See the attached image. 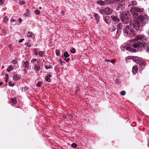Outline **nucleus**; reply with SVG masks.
Masks as SVG:
<instances>
[{
    "label": "nucleus",
    "mask_w": 149,
    "mask_h": 149,
    "mask_svg": "<svg viewBox=\"0 0 149 149\" xmlns=\"http://www.w3.org/2000/svg\"><path fill=\"white\" fill-rule=\"evenodd\" d=\"M105 5L116 3V8L117 10H124L125 8V0H105Z\"/></svg>",
    "instance_id": "1"
},
{
    "label": "nucleus",
    "mask_w": 149,
    "mask_h": 149,
    "mask_svg": "<svg viewBox=\"0 0 149 149\" xmlns=\"http://www.w3.org/2000/svg\"><path fill=\"white\" fill-rule=\"evenodd\" d=\"M121 20L123 23H129L130 26H132L131 19L130 17V12L129 11H127L123 13L121 15Z\"/></svg>",
    "instance_id": "2"
},
{
    "label": "nucleus",
    "mask_w": 149,
    "mask_h": 149,
    "mask_svg": "<svg viewBox=\"0 0 149 149\" xmlns=\"http://www.w3.org/2000/svg\"><path fill=\"white\" fill-rule=\"evenodd\" d=\"M132 47L134 48L141 47H142L146 49V52H148L149 51V43L147 44L146 42H141L138 41L135 42Z\"/></svg>",
    "instance_id": "3"
},
{
    "label": "nucleus",
    "mask_w": 149,
    "mask_h": 149,
    "mask_svg": "<svg viewBox=\"0 0 149 149\" xmlns=\"http://www.w3.org/2000/svg\"><path fill=\"white\" fill-rule=\"evenodd\" d=\"M134 16L135 19H134L133 23V27L136 30H140L141 24L139 19L138 18V15L135 14Z\"/></svg>",
    "instance_id": "4"
},
{
    "label": "nucleus",
    "mask_w": 149,
    "mask_h": 149,
    "mask_svg": "<svg viewBox=\"0 0 149 149\" xmlns=\"http://www.w3.org/2000/svg\"><path fill=\"white\" fill-rule=\"evenodd\" d=\"M138 18L139 19V21L140 23L142 24V26L145 25L148 23V21L149 19L147 15L145 14L144 16L142 15H138Z\"/></svg>",
    "instance_id": "5"
},
{
    "label": "nucleus",
    "mask_w": 149,
    "mask_h": 149,
    "mask_svg": "<svg viewBox=\"0 0 149 149\" xmlns=\"http://www.w3.org/2000/svg\"><path fill=\"white\" fill-rule=\"evenodd\" d=\"M123 32L126 35H131L134 33V30L132 29L130 25H127L124 26Z\"/></svg>",
    "instance_id": "6"
},
{
    "label": "nucleus",
    "mask_w": 149,
    "mask_h": 149,
    "mask_svg": "<svg viewBox=\"0 0 149 149\" xmlns=\"http://www.w3.org/2000/svg\"><path fill=\"white\" fill-rule=\"evenodd\" d=\"M123 26V24L121 23L118 24L117 26V31L116 34L119 35L122 32V28Z\"/></svg>",
    "instance_id": "7"
},
{
    "label": "nucleus",
    "mask_w": 149,
    "mask_h": 149,
    "mask_svg": "<svg viewBox=\"0 0 149 149\" xmlns=\"http://www.w3.org/2000/svg\"><path fill=\"white\" fill-rule=\"evenodd\" d=\"M145 36L143 35H138L134 39V41H137L138 40H140L143 41L145 38Z\"/></svg>",
    "instance_id": "8"
},
{
    "label": "nucleus",
    "mask_w": 149,
    "mask_h": 149,
    "mask_svg": "<svg viewBox=\"0 0 149 149\" xmlns=\"http://www.w3.org/2000/svg\"><path fill=\"white\" fill-rule=\"evenodd\" d=\"M113 10L109 7H107L105 8V14L109 15L112 14Z\"/></svg>",
    "instance_id": "9"
},
{
    "label": "nucleus",
    "mask_w": 149,
    "mask_h": 149,
    "mask_svg": "<svg viewBox=\"0 0 149 149\" xmlns=\"http://www.w3.org/2000/svg\"><path fill=\"white\" fill-rule=\"evenodd\" d=\"M132 9L134 11L137 12H142L144 11V9L143 8H140L136 7H133Z\"/></svg>",
    "instance_id": "10"
},
{
    "label": "nucleus",
    "mask_w": 149,
    "mask_h": 149,
    "mask_svg": "<svg viewBox=\"0 0 149 149\" xmlns=\"http://www.w3.org/2000/svg\"><path fill=\"white\" fill-rule=\"evenodd\" d=\"M125 48L127 50L129 51L130 52H132V53H135L136 52V49L132 48L130 47L127 46Z\"/></svg>",
    "instance_id": "11"
},
{
    "label": "nucleus",
    "mask_w": 149,
    "mask_h": 149,
    "mask_svg": "<svg viewBox=\"0 0 149 149\" xmlns=\"http://www.w3.org/2000/svg\"><path fill=\"white\" fill-rule=\"evenodd\" d=\"M111 18L114 21L118 23L120 21L119 18L117 16L112 15Z\"/></svg>",
    "instance_id": "12"
},
{
    "label": "nucleus",
    "mask_w": 149,
    "mask_h": 149,
    "mask_svg": "<svg viewBox=\"0 0 149 149\" xmlns=\"http://www.w3.org/2000/svg\"><path fill=\"white\" fill-rule=\"evenodd\" d=\"M13 79L15 81L19 80L21 78V75L19 74H15L13 77Z\"/></svg>",
    "instance_id": "13"
},
{
    "label": "nucleus",
    "mask_w": 149,
    "mask_h": 149,
    "mask_svg": "<svg viewBox=\"0 0 149 149\" xmlns=\"http://www.w3.org/2000/svg\"><path fill=\"white\" fill-rule=\"evenodd\" d=\"M138 68L136 65H134L132 68V72L134 74H135L137 71Z\"/></svg>",
    "instance_id": "14"
},
{
    "label": "nucleus",
    "mask_w": 149,
    "mask_h": 149,
    "mask_svg": "<svg viewBox=\"0 0 149 149\" xmlns=\"http://www.w3.org/2000/svg\"><path fill=\"white\" fill-rule=\"evenodd\" d=\"M104 21L107 24H109L111 22V20L110 17L109 16H107L104 17Z\"/></svg>",
    "instance_id": "15"
},
{
    "label": "nucleus",
    "mask_w": 149,
    "mask_h": 149,
    "mask_svg": "<svg viewBox=\"0 0 149 149\" xmlns=\"http://www.w3.org/2000/svg\"><path fill=\"white\" fill-rule=\"evenodd\" d=\"M105 1H97L96 2V3L100 6H105Z\"/></svg>",
    "instance_id": "16"
},
{
    "label": "nucleus",
    "mask_w": 149,
    "mask_h": 149,
    "mask_svg": "<svg viewBox=\"0 0 149 149\" xmlns=\"http://www.w3.org/2000/svg\"><path fill=\"white\" fill-rule=\"evenodd\" d=\"M24 15L26 17H30L31 15V13L30 10L28 9H26V12L24 13Z\"/></svg>",
    "instance_id": "17"
},
{
    "label": "nucleus",
    "mask_w": 149,
    "mask_h": 149,
    "mask_svg": "<svg viewBox=\"0 0 149 149\" xmlns=\"http://www.w3.org/2000/svg\"><path fill=\"white\" fill-rule=\"evenodd\" d=\"M94 16L95 17V19L96 20L97 23H98L99 21L100 16L96 13H95Z\"/></svg>",
    "instance_id": "18"
},
{
    "label": "nucleus",
    "mask_w": 149,
    "mask_h": 149,
    "mask_svg": "<svg viewBox=\"0 0 149 149\" xmlns=\"http://www.w3.org/2000/svg\"><path fill=\"white\" fill-rule=\"evenodd\" d=\"M130 57H132V59L133 61L136 62V63H139V59L136 58H138V57L130 56Z\"/></svg>",
    "instance_id": "19"
},
{
    "label": "nucleus",
    "mask_w": 149,
    "mask_h": 149,
    "mask_svg": "<svg viewBox=\"0 0 149 149\" xmlns=\"http://www.w3.org/2000/svg\"><path fill=\"white\" fill-rule=\"evenodd\" d=\"M34 69L36 71H38L40 70V67L37 65H35L34 67Z\"/></svg>",
    "instance_id": "20"
},
{
    "label": "nucleus",
    "mask_w": 149,
    "mask_h": 149,
    "mask_svg": "<svg viewBox=\"0 0 149 149\" xmlns=\"http://www.w3.org/2000/svg\"><path fill=\"white\" fill-rule=\"evenodd\" d=\"M24 64L25 65L24 67L26 69H28L29 67V62L28 61H25L24 62Z\"/></svg>",
    "instance_id": "21"
},
{
    "label": "nucleus",
    "mask_w": 149,
    "mask_h": 149,
    "mask_svg": "<svg viewBox=\"0 0 149 149\" xmlns=\"http://www.w3.org/2000/svg\"><path fill=\"white\" fill-rule=\"evenodd\" d=\"M11 102H12V104H15L17 102V101L16 98H11Z\"/></svg>",
    "instance_id": "22"
},
{
    "label": "nucleus",
    "mask_w": 149,
    "mask_h": 149,
    "mask_svg": "<svg viewBox=\"0 0 149 149\" xmlns=\"http://www.w3.org/2000/svg\"><path fill=\"white\" fill-rule=\"evenodd\" d=\"M13 69V68L12 65H10L7 68V71L8 72Z\"/></svg>",
    "instance_id": "23"
},
{
    "label": "nucleus",
    "mask_w": 149,
    "mask_h": 149,
    "mask_svg": "<svg viewBox=\"0 0 149 149\" xmlns=\"http://www.w3.org/2000/svg\"><path fill=\"white\" fill-rule=\"evenodd\" d=\"M63 56L65 58H67L69 57L70 55L68 54L67 51H65L64 52Z\"/></svg>",
    "instance_id": "24"
},
{
    "label": "nucleus",
    "mask_w": 149,
    "mask_h": 149,
    "mask_svg": "<svg viewBox=\"0 0 149 149\" xmlns=\"http://www.w3.org/2000/svg\"><path fill=\"white\" fill-rule=\"evenodd\" d=\"M136 2L135 1H132L129 4V6H134L136 5Z\"/></svg>",
    "instance_id": "25"
},
{
    "label": "nucleus",
    "mask_w": 149,
    "mask_h": 149,
    "mask_svg": "<svg viewBox=\"0 0 149 149\" xmlns=\"http://www.w3.org/2000/svg\"><path fill=\"white\" fill-rule=\"evenodd\" d=\"M8 21V18L7 16H5L4 17L3 19V21L4 22L6 23Z\"/></svg>",
    "instance_id": "26"
},
{
    "label": "nucleus",
    "mask_w": 149,
    "mask_h": 149,
    "mask_svg": "<svg viewBox=\"0 0 149 149\" xmlns=\"http://www.w3.org/2000/svg\"><path fill=\"white\" fill-rule=\"evenodd\" d=\"M45 79L47 82H50L51 81V79L47 76H46L45 77Z\"/></svg>",
    "instance_id": "27"
},
{
    "label": "nucleus",
    "mask_w": 149,
    "mask_h": 149,
    "mask_svg": "<svg viewBox=\"0 0 149 149\" xmlns=\"http://www.w3.org/2000/svg\"><path fill=\"white\" fill-rule=\"evenodd\" d=\"M100 12L102 15L105 14V9L102 8L100 10Z\"/></svg>",
    "instance_id": "28"
},
{
    "label": "nucleus",
    "mask_w": 149,
    "mask_h": 149,
    "mask_svg": "<svg viewBox=\"0 0 149 149\" xmlns=\"http://www.w3.org/2000/svg\"><path fill=\"white\" fill-rule=\"evenodd\" d=\"M28 88V87L26 86H25L24 87H23L22 89V92L25 91Z\"/></svg>",
    "instance_id": "29"
},
{
    "label": "nucleus",
    "mask_w": 149,
    "mask_h": 149,
    "mask_svg": "<svg viewBox=\"0 0 149 149\" xmlns=\"http://www.w3.org/2000/svg\"><path fill=\"white\" fill-rule=\"evenodd\" d=\"M45 67L46 69H48L51 68L52 67V66L51 65H49V66L46 65H45Z\"/></svg>",
    "instance_id": "30"
},
{
    "label": "nucleus",
    "mask_w": 149,
    "mask_h": 149,
    "mask_svg": "<svg viewBox=\"0 0 149 149\" xmlns=\"http://www.w3.org/2000/svg\"><path fill=\"white\" fill-rule=\"evenodd\" d=\"M32 36V34L31 32L29 31L27 33V36L28 37L30 38Z\"/></svg>",
    "instance_id": "31"
},
{
    "label": "nucleus",
    "mask_w": 149,
    "mask_h": 149,
    "mask_svg": "<svg viewBox=\"0 0 149 149\" xmlns=\"http://www.w3.org/2000/svg\"><path fill=\"white\" fill-rule=\"evenodd\" d=\"M34 12H35V13L37 15H39V14H40V11L38 10H35L34 11Z\"/></svg>",
    "instance_id": "32"
},
{
    "label": "nucleus",
    "mask_w": 149,
    "mask_h": 149,
    "mask_svg": "<svg viewBox=\"0 0 149 149\" xmlns=\"http://www.w3.org/2000/svg\"><path fill=\"white\" fill-rule=\"evenodd\" d=\"M39 56H43L44 53L42 51H40L39 52Z\"/></svg>",
    "instance_id": "33"
},
{
    "label": "nucleus",
    "mask_w": 149,
    "mask_h": 149,
    "mask_svg": "<svg viewBox=\"0 0 149 149\" xmlns=\"http://www.w3.org/2000/svg\"><path fill=\"white\" fill-rule=\"evenodd\" d=\"M42 84V82L39 81L36 84V86H37L40 87L41 86Z\"/></svg>",
    "instance_id": "34"
},
{
    "label": "nucleus",
    "mask_w": 149,
    "mask_h": 149,
    "mask_svg": "<svg viewBox=\"0 0 149 149\" xmlns=\"http://www.w3.org/2000/svg\"><path fill=\"white\" fill-rule=\"evenodd\" d=\"M71 52L72 53H75L76 52V50L74 48H72L71 49Z\"/></svg>",
    "instance_id": "35"
},
{
    "label": "nucleus",
    "mask_w": 149,
    "mask_h": 149,
    "mask_svg": "<svg viewBox=\"0 0 149 149\" xmlns=\"http://www.w3.org/2000/svg\"><path fill=\"white\" fill-rule=\"evenodd\" d=\"M59 51L57 49L56 51V55L58 56H60V53Z\"/></svg>",
    "instance_id": "36"
},
{
    "label": "nucleus",
    "mask_w": 149,
    "mask_h": 149,
    "mask_svg": "<svg viewBox=\"0 0 149 149\" xmlns=\"http://www.w3.org/2000/svg\"><path fill=\"white\" fill-rule=\"evenodd\" d=\"M138 64H139L140 65H141V66H143L144 65V64L141 61H140L139 60V63Z\"/></svg>",
    "instance_id": "37"
},
{
    "label": "nucleus",
    "mask_w": 149,
    "mask_h": 149,
    "mask_svg": "<svg viewBox=\"0 0 149 149\" xmlns=\"http://www.w3.org/2000/svg\"><path fill=\"white\" fill-rule=\"evenodd\" d=\"M125 92L124 91H123L120 92V94L121 95L123 96L125 94Z\"/></svg>",
    "instance_id": "38"
},
{
    "label": "nucleus",
    "mask_w": 149,
    "mask_h": 149,
    "mask_svg": "<svg viewBox=\"0 0 149 149\" xmlns=\"http://www.w3.org/2000/svg\"><path fill=\"white\" fill-rule=\"evenodd\" d=\"M77 146V145L75 143H72L71 145L72 147L73 148H75Z\"/></svg>",
    "instance_id": "39"
},
{
    "label": "nucleus",
    "mask_w": 149,
    "mask_h": 149,
    "mask_svg": "<svg viewBox=\"0 0 149 149\" xmlns=\"http://www.w3.org/2000/svg\"><path fill=\"white\" fill-rule=\"evenodd\" d=\"M9 85L10 86L13 87L15 85V84L14 83H12L10 81L9 83Z\"/></svg>",
    "instance_id": "40"
},
{
    "label": "nucleus",
    "mask_w": 149,
    "mask_h": 149,
    "mask_svg": "<svg viewBox=\"0 0 149 149\" xmlns=\"http://www.w3.org/2000/svg\"><path fill=\"white\" fill-rule=\"evenodd\" d=\"M59 62L61 65H63V63H65L61 59L59 60Z\"/></svg>",
    "instance_id": "41"
},
{
    "label": "nucleus",
    "mask_w": 149,
    "mask_h": 149,
    "mask_svg": "<svg viewBox=\"0 0 149 149\" xmlns=\"http://www.w3.org/2000/svg\"><path fill=\"white\" fill-rule=\"evenodd\" d=\"M37 63L38 65V66H41L42 64V63L40 61H38L37 62Z\"/></svg>",
    "instance_id": "42"
},
{
    "label": "nucleus",
    "mask_w": 149,
    "mask_h": 149,
    "mask_svg": "<svg viewBox=\"0 0 149 149\" xmlns=\"http://www.w3.org/2000/svg\"><path fill=\"white\" fill-rule=\"evenodd\" d=\"M10 21L11 22L13 23V22H16V20L15 19H14L13 18H12L11 19Z\"/></svg>",
    "instance_id": "43"
},
{
    "label": "nucleus",
    "mask_w": 149,
    "mask_h": 149,
    "mask_svg": "<svg viewBox=\"0 0 149 149\" xmlns=\"http://www.w3.org/2000/svg\"><path fill=\"white\" fill-rule=\"evenodd\" d=\"M12 63L13 64H16L17 63V61L16 60H13L12 61Z\"/></svg>",
    "instance_id": "44"
},
{
    "label": "nucleus",
    "mask_w": 149,
    "mask_h": 149,
    "mask_svg": "<svg viewBox=\"0 0 149 149\" xmlns=\"http://www.w3.org/2000/svg\"><path fill=\"white\" fill-rule=\"evenodd\" d=\"M37 61V59L36 58H34L32 59L31 61V62L32 63H34L35 62H36Z\"/></svg>",
    "instance_id": "45"
},
{
    "label": "nucleus",
    "mask_w": 149,
    "mask_h": 149,
    "mask_svg": "<svg viewBox=\"0 0 149 149\" xmlns=\"http://www.w3.org/2000/svg\"><path fill=\"white\" fill-rule=\"evenodd\" d=\"M4 3V0H0V4L2 5Z\"/></svg>",
    "instance_id": "46"
},
{
    "label": "nucleus",
    "mask_w": 149,
    "mask_h": 149,
    "mask_svg": "<svg viewBox=\"0 0 149 149\" xmlns=\"http://www.w3.org/2000/svg\"><path fill=\"white\" fill-rule=\"evenodd\" d=\"M111 31L113 32V31H115L116 29V27L113 26L112 28H111Z\"/></svg>",
    "instance_id": "47"
},
{
    "label": "nucleus",
    "mask_w": 149,
    "mask_h": 149,
    "mask_svg": "<svg viewBox=\"0 0 149 149\" xmlns=\"http://www.w3.org/2000/svg\"><path fill=\"white\" fill-rule=\"evenodd\" d=\"M25 3V1H20V3H19L20 5H23Z\"/></svg>",
    "instance_id": "48"
},
{
    "label": "nucleus",
    "mask_w": 149,
    "mask_h": 149,
    "mask_svg": "<svg viewBox=\"0 0 149 149\" xmlns=\"http://www.w3.org/2000/svg\"><path fill=\"white\" fill-rule=\"evenodd\" d=\"M28 44L29 43L27 42L25 43V45H26L27 47H31V45L30 44L29 45Z\"/></svg>",
    "instance_id": "49"
},
{
    "label": "nucleus",
    "mask_w": 149,
    "mask_h": 149,
    "mask_svg": "<svg viewBox=\"0 0 149 149\" xmlns=\"http://www.w3.org/2000/svg\"><path fill=\"white\" fill-rule=\"evenodd\" d=\"M64 60L65 61H66V62H68L69 61H70V59L69 58H68L67 59H66V58H65L64 59Z\"/></svg>",
    "instance_id": "50"
},
{
    "label": "nucleus",
    "mask_w": 149,
    "mask_h": 149,
    "mask_svg": "<svg viewBox=\"0 0 149 149\" xmlns=\"http://www.w3.org/2000/svg\"><path fill=\"white\" fill-rule=\"evenodd\" d=\"M129 59H132V57H130V56H129L126 57L125 59L126 61H127Z\"/></svg>",
    "instance_id": "51"
},
{
    "label": "nucleus",
    "mask_w": 149,
    "mask_h": 149,
    "mask_svg": "<svg viewBox=\"0 0 149 149\" xmlns=\"http://www.w3.org/2000/svg\"><path fill=\"white\" fill-rule=\"evenodd\" d=\"M119 82L120 81L118 79H116V80L115 81V82L116 83H118V82Z\"/></svg>",
    "instance_id": "52"
},
{
    "label": "nucleus",
    "mask_w": 149,
    "mask_h": 149,
    "mask_svg": "<svg viewBox=\"0 0 149 149\" xmlns=\"http://www.w3.org/2000/svg\"><path fill=\"white\" fill-rule=\"evenodd\" d=\"M24 40V39H21L20 40H19V43H21Z\"/></svg>",
    "instance_id": "53"
},
{
    "label": "nucleus",
    "mask_w": 149,
    "mask_h": 149,
    "mask_svg": "<svg viewBox=\"0 0 149 149\" xmlns=\"http://www.w3.org/2000/svg\"><path fill=\"white\" fill-rule=\"evenodd\" d=\"M18 21L20 23H21L22 22V19L21 18H19V19H18Z\"/></svg>",
    "instance_id": "54"
},
{
    "label": "nucleus",
    "mask_w": 149,
    "mask_h": 149,
    "mask_svg": "<svg viewBox=\"0 0 149 149\" xmlns=\"http://www.w3.org/2000/svg\"><path fill=\"white\" fill-rule=\"evenodd\" d=\"M47 76H48V77H52V75L50 74H48L47 75Z\"/></svg>",
    "instance_id": "55"
},
{
    "label": "nucleus",
    "mask_w": 149,
    "mask_h": 149,
    "mask_svg": "<svg viewBox=\"0 0 149 149\" xmlns=\"http://www.w3.org/2000/svg\"><path fill=\"white\" fill-rule=\"evenodd\" d=\"M5 76L6 77V78H8L9 77L8 75V74H5Z\"/></svg>",
    "instance_id": "56"
},
{
    "label": "nucleus",
    "mask_w": 149,
    "mask_h": 149,
    "mask_svg": "<svg viewBox=\"0 0 149 149\" xmlns=\"http://www.w3.org/2000/svg\"><path fill=\"white\" fill-rule=\"evenodd\" d=\"M66 116H65V115H63V119H65L66 118Z\"/></svg>",
    "instance_id": "57"
},
{
    "label": "nucleus",
    "mask_w": 149,
    "mask_h": 149,
    "mask_svg": "<svg viewBox=\"0 0 149 149\" xmlns=\"http://www.w3.org/2000/svg\"><path fill=\"white\" fill-rule=\"evenodd\" d=\"M8 47H9L10 48V47H12V45L11 44H9V45H8Z\"/></svg>",
    "instance_id": "58"
},
{
    "label": "nucleus",
    "mask_w": 149,
    "mask_h": 149,
    "mask_svg": "<svg viewBox=\"0 0 149 149\" xmlns=\"http://www.w3.org/2000/svg\"><path fill=\"white\" fill-rule=\"evenodd\" d=\"M35 54L36 55H38V53L36 51H35Z\"/></svg>",
    "instance_id": "59"
},
{
    "label": "nucleus",
    "mask_w": 149,
    "mask_h": 149,
    "mask_svg": "<svg viewBox=\"0 0 149 149\" xmlns=\"http://www.w3.org/2000/svg\"><path fill=\"white\" fill-rule=\"evenodd\" d=\"M3 84V82H0V86H1L2 84Z\"/></svg>",
    "instance_id": "60"
},
{
    "label": "nucleus",
    "mask_w": 149,
    "mask_h": 149,
    "mask_svg": "<svg viewBox=\"0 0 149 149\" xmlns=\"http://www.w3.org/2000/svg\"><path fill=\"white\" fill-rule=\"evenodd\" d=\"M111 62L112 63H114V61H113L112 60H111Z\"/></svg>",
    "instance_id": "61"
},
{
    "label": "nucleus",
    "mask_w": 149,
    "mask_h": 149,
    "mask_svg": "<svg viewBox=\"0 0 149 149\" xmlns=\"http://www.w3.org/2000/svg\"><path fill=\"white\" fill-rule=\"evenodd\" d=\"M8 78H6V79H5V80H6V83H7V81L8 80Z\"/></svg>",
    "instance_id": "62"
},
{
    "label": "nucleus",
    "mask_w": 149,
    "mask_h": 149,
    "mask_svg": "<svg viewBox=\"0 0 149 149\" xmlns=\"http://www.w3.org/2000/svg\"><path fill=\"white\" fill-rule=\"evenodd\" d=\"M24 72H26V69H24Z\"/></svg>",
    "instance_id": "63"
},
{
    "label": "nucleus",
    "mask_w": 149,
    "mask_h": 149,
    "mask_svg": "<svg viewBox=\"0 0 149 149\" xmlns=\"http://www.w3.org/2000/svg\"><path fill=\"white\" fill-rule=\"evenodd\" d=\"M39 8L40 9H41V8H42V7H39Z\"/></svg>",
    "instance_id": "64"
}]
</instances>
